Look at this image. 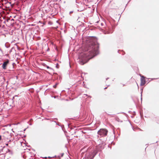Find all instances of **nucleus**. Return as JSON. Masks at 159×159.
Returning <instances> with one entry per match:
<instances>
[{
    "mask_svg": "<svg viewBox=\"0 0 159 159\" xmlns=\"http://www.w3.org/2000/svg\"><path fill=\"white\" fill-rule=\"evenodd\" d=\"M98 47L93 42L87 43L85 49V51H88L87 53H82L80 55L81 59L80 63L83 65L87 63L89 59L92 58L98 53Z\"/></svg>",
    "mask_w": 159,
    "mask_h": 159,
    "instance_id": "f257e3e1",
    "label": "nucleus"
},
{
    "mask_svg": "<svg viewBox=\"0 0 159 159\" xmlns=\"http://www.w3.org/2000/svg\"><path fill=\"white\" fill-rule=\"evenodd\" d=\"M96 154V153L94 151L89 153H86L83 159H93Z\"/></svg>",
    "mask_w": 159,
    "mask_h": 159,
    "instance_id": "f03ea898",
    "label": "nucleus"
},
{
    "mask_svg": "<svg viewBox=\"0 0 159 159\" xmlns=\"http://www.w3.org/2000/svg\"><path fill=\"white\" fill-rule=\"evenodd\" d=\"M10 64L12 65L13 69L15 68L14 67V63L11 64L10 61L8 59H6L4 62L2 66V68L4 69H6L7 66Z\"/></svg>",
    "mask_w": 159,
    "mask_h": 159,
    "instance_id": "7ed1b4c3",
    "label": "nucleus"
},
{
    "mask_svg": "<svg viewBox=\"0 0 159 159\" xmlns=\"http://www.w3.org/2000/svg\"><path fill=\"white\" fill-rule=\"evenodd\" d=\"M108 131L106 129H101L98 132V135L101 136H105L107 135Z\"/></svg>",
    "mask_w": 159,
    "mask_h": 159,
    "instance_id": "20e7f679",
    "label": "nucleus"
},
{
    "mask_svg": "<svg viewBox=\"0 0 159 159\" xmlns=\"http://www.w3.org/2000/svg\"><path fill=\"white\" fill-rule=\"evenodd\" d=\"M141 78L140 85L141 86L144 85L146 83V81L145 79V77L143 76H141Z\"/></svg>",
    "mask_w": 159,
    "mask_h": 159,
    "instance_id": "39448f33",
    "label": "nucleus"
},
{
    "mask_svg": "<svg viewBox=\"0 0 159 159\" xmlns=\"http://www.w3.org/2000/svg\"><path fill=\"white\" fill-rule=\"evenodd\" d=\"M58 84V83H56V84L53 86V87L54 88H56L57 87V85Z\"/></svg>",
    "mask_w": 159,
    "mask_h": 159,
    "instance_id": "423d86ee",
    "label": "nucleus"
},
{
    "mask_svg": "<svg viewBox=\"0 0 159 159\" xmlns=\"http://www.w3.org/2000/svg\"><path fill=\"white\" fill-rule=\"evenodd\" d=\"M84 153L83 152L81 154V156L82 157H84Z\"/></svg>",
    "mask_w": 159,
    "mask_h": 159,
    "instance_id": "0eeeda50",
    "label": "nucleus"
},
{
    "mask_svg": "<svg viewBox=\"0 0 159 159\" xmlns=\"http://www.w3.org/2000/svg\"><path fill=\"white\" fill-rule=\"evenodd\" d=\"M84 95H86V96H89V97H90V98H91V96H88L87 94H84Z\"/></svg>",
    "mask_w": 159,
    "mask_h": 159,
    "instance_id": "6e6552de",
    "label": "nucleus"
},
{
    "mask_svg": "<svg viewBox=\"0 0 159 159\" xmlns=\"http://www.w3.org/2000/svg\"><path fill=\"white\" fill-rule=\"evenodd\" d=\"M57 96H56L52 97H53L55 98H57Z\"/></svg>",
    "mask_w": 159,
    "mask_h": 159,
    "instance_id": "1a4fd4ad",
    "label": "nucleus"
},
{
    "mask_svg": "<svg viewBox=\"0 0 159 159\" xmlns=\"http://www.w3.org/2000/svg\"><path fill=\"white\" fill-rule=\"evenodd\" d=\"M54 122L56 123V124H57V125H59V126H60V125H59V124H58L57 123H56V122L55 121Z\"/></svg>",
    "mask_w": 159,
    "mask_h": 159,
    "instance_id": "9d476101",
    "label": "nucleus"
},
{
    "mask_svg": "<svg viewBox=\"0 0 159 159\" xmlns=\"http://www.w3.org/2000/svg\"><path fill=\"white\" fill-rule=\"evenodd\" d=\"M11 142V140H9V141H8V143Z\"/></svg>",
    "mask_w": 159,
    "mask_h": 159,
    "instance_id": "9b49d317",
    "label": "nucleus"
},
{
    "mask_svg": "<svg viewBox=\"0 0 159 159\" xmlns=\"http://www.w3.org/2000/svg\"><path fill=\"white\" fill-rule=\"evenodd\" d=\"M6 146H8V143H6Z\"/></svg>",
    "mask_w": 159,
    "mask_h": 159,
    "instance_id": "f8f14e48",
    "label": "nucleus"
},
{
    "mask_svg": "<svg viewBox=\"0 0 159 159\" xmlns=\"http://www.w3.org/2000/svg\"><path fill=\"white\" fill-rule=\"evenodd\" d=\"M1 135H0V140H1Z\"/></svg>",
    "mask_w": 159,
    "mask_h": 159,
    "instance_id": "ddd939ff",
    "label": "nucleus"
},
{
    "mask_svg": "<svg viewBox=\"0 0 159 159\" xmlns=\"http://www.w3.org/2000/svg\"><path fill=\"white\" fill-rule=\"evenodd\" d=\"M15 77H16V79H17V78H18V77H17V76H15Z\"/></svg>",
    "mask_w": 159,
    "mask_h": 159,
    "instance_id": "4468645a",
    "label": "nucleus"
},
{
    "mask_svg": "<svg viewBox=\"0 0 159 159\" xmlns=\"http://www.w3.org/2000/svg\"><path fill=\"white\" fill-rule=\"evenodd\" d=\"M15 97H13L12 98V100H13V99Z\"/></svg>",
    "mask_w": 159,
    "mask_h": 159,
    "instance_id": "2eb2a0df",
    "label": "nucleus"
},
{
    "mask_svg": "<svg viewBox=\"0 0 159 159\" xmlns=\"http://www.w3.org/2000/svg\"><path fill=\"white\" fill-rule=\"evenodd\" d=\"M107 87H106L105 88H104V89H107Z\"/></svg>",
    "mask_w": 159,
    "mask_h": 159,
    "instance_id": "dca6fc26",
    "label": "nucleus"
},
{
    "mask_svg": "<svg viewBox=\"0 0 159 159\" xmlns=\"http://www.w3.org/2000/svg\"><path fill=\"white\" fill-rule=\"evenodd\" d=\"M108 148H109V144L108 145Z\"/></svg>",
    "mask_w": 159,
    "mask_h": 159,
    "instance_id": "f3484780",
    "label": "nucleus"
},
{
    "mask_svg": "<svg viewBox=\"0 0 159 159\" xmlns=\"http://www.w3.org/2000/svg\"><path fill=\"white\" fill-rule=\"evenodd\" d=\"M63 155V153L61 154V156H62Z\"/></svg>",
    "mask_w": 159,
    "mask_h": 159,
    "instance_id": "a211bd4d",
    "label": "nucleus"
},
{
    "mask_svg": "<svg viewBox=\"0 0 159 159\" xmlns=\"http://www.w3.org/2000/svg\"><path fill=\"white\" fill-rule=\"evenodd\" d=\"M109 79V78H107L106 79V80H107V79Z\"/></svg>",
    "mask_w": 159,
    "mask_h": 159,
    "instance_id": "6ab92c4d",
    "label": "nucleus"
},
{
    "mask_svg": "<svg viewBox=\"0 0 159 159\" xmlns=\"http://www.w3.org/2000/svg\"><path fill=\"white\" fill-rule=\"evenodd\" d=\"M39 92V91H37V93H38Z\"/></svg>",
    "mask_w": 159,
    "mask_h": 159,
    "instance_id": "aec40b11",
    "label": "nucleus"
},
{
    "mask_svg": "<svg viewBox=\"0 0 159 159\" xmlns=\"http://www.w3.org/2000/svg\"><path fill=\"white\" fill-rule=\"evenodd\" d=\"M26 129H24V131H25Z\"/></svg>",
    "mask_w": 159,
    "mask_h": 159,
    "instance_id": "412c9836",
    "label": "nucleus"
},
{
    "mask_svg": "<svg viewBox=\"0 0 159 159\" xmlns=\"http://www.w3.org/2000/svg\"><path fill=\"white\" fill-rule=\"evenodd\" d=\"M17 95H15V96L14 97H17Z\"/></svg>",
    "mask_w": 159,
    "mask_h": 159,
    "instance_id": "4be33fe9",
    "label": "nucleus"
},
{
    "mask_svg": "<svg viewBox=\"0 0 159 159\" xmlns=\"http://www.w3.org/2000/svg\"><path fill=\"white\" fill-rule=\"evenodd\" d=\"M47 68H48V69L49 68V67L48 66L47 67Z\"/></svg>",
    "mask_w": 159,
    "mask_h": 159,
    "instance_id": "5701e85b",
    "label": "nucleus"
},
{
    "mask_svg": "<svg viewBox=\"0 0 159 159\" xmlns=\"http://www.w3.org/2000/svg\"><path fill=\"white\" fill-rule=\"evenodd\" d=\"M11 130L12 131H13V132H14L12 130H13V129H12V130Z\"/></svg>",
    "mask_w": 159,
    "mask_h": 159,
    "instance_id": "b1692460",
    "label": "nucleus"
},
{
    "mask_svg": "<svg viewBox=\"0 0 159 159\" xmlns=\"http://www.w3.org/2000/svg\"><path fill=\"white\" fill-rule=\"evenodd\" d=\"M48 158H50V157H48Z\"/></svg>",
    "mask_w": 159,
    "mask_h": 159,
    "instance_id": "393cba45",
    "label": "nucleus"
}]
</instances>
